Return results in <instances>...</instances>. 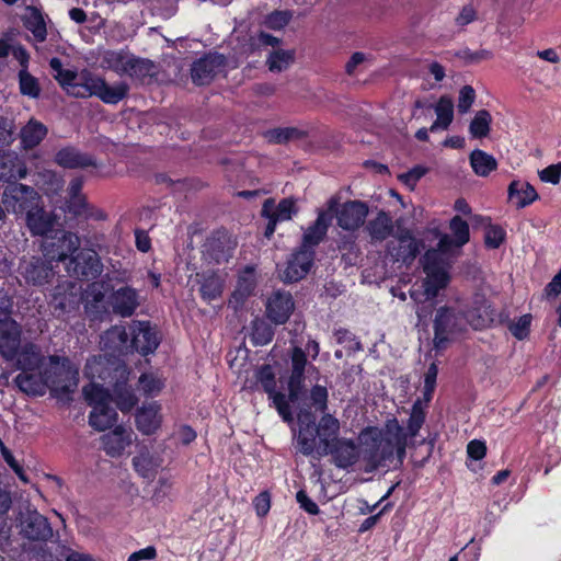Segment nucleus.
I'll list each match as a JSON object with an SVG mask.
<instances>
[{"label": "nucleus", "instance_id": "nucleus-1", "mask_svg": "<svg viewBox=\"0 0 561 561\" xmlns=\"http://www.w3.org/2000/svg\"><path fill=\"white\" fill-rule=\"evenodd\" d=\"M49 67L53 77L61 88L71 96L90 98L98 96L106 104H117L128 93V85L124 82L108 85L106 81L91 71L84 69L80 72L72 69H65L58 58H51Z\"/></svg>", "mask_w": 561, "mask_h": 561}, {"label": "nucleus", "instance_id": "nucleus-2", "mask_svg": "<svg viewBox=\"0 0 561 561\" xmlns=\"http://www.w3.org/2000/svg\"><path fill=\"white\" fill-rule=\"evenodd\" d=\"M494 317L495 311L480 294L474 295L471 307L466 312L454 307H440L436 310L434 319V345L436 348H443L455 335L463 332L467 325L476 330L482 329L489 325Z\"/></svg>", "mask_w": 561, "mask_h": 561}, {"label": "nucleus", "instance_id": "nucleus-3", "mask_svg": "<svg viewBox=\"0 0 561 561\" xmlns=\"http://www.w3.org/2000/svg\"><path fill=\"white\" fill-rule=\"evenodd\" d=\"M400 433V422L396 417L387 420L382 428L368 426L360 431L358 443L365 471L371 472L385 466L394 455L400 461L403 460L404 440Z\"/></svg>", "mask_w": 561, "mask_h": 561}, {"label": "nucleus", "instance_id": "nucleus-4", "mask_svg": "<svg viewBox=\"0 0 561 561\" xmlns=\"http://www.w3.org/2000/svg\"><path fill=\"white\" fill-rule=\"evenodd\" d=\"M299 430L295 436L296 447L305 456L320 459L328 456L329 447L333 445L340 432V422L332 414L324 413L316 425L314 415L307 409L297 413Z\"/></svg>", "mask_w": 561, "mask_h": 561}, {"label": "nucleus", "instance_id": "nucleus-5", "mask_svg": "<svg viewBox=\"0 0 561 561\" xmlns=\"http://www.w3.org/2000/svg\"><path fill=\"white\" fill-rule=\"evenodd\" d=\"M454 245L455 240L448 234H443L437 249L426 251L423 256V270L426 275L423 287L427 300L434 299L449 283V252Z\"/></svg>", "mask_w": 561, "mask_h": 561}, {"label": "nucleus", "instance_id": "nucleus-6", "mask_svg": "<svg viewBox=\"0 0 561 561\" xmlns=\"http://www.w3.org/2000/svg\"><path fill=\"white\" fill-rule=\"evenodd\" d=\"M43 382L58 399H68L79 382V370L70 359L53 355L43 371Z\"/></svg>", "mask_w": 561, "mask_h": 561}, {"label": "nucleus", "instance_id": "nucleus-7", "mask_svg": "<svg viewBox=\"0 0 561 561\" xmlns=\"http://www.w3.org/2000/svg\"><path fill=\"white\" fill-rule=\"evenodd\" d=\"M82 392L88 404L92 407L89 425L99 432L112 428L117 422L118 414L110 405L111 389L98 383H89L83 387Z\"/></svg>", "mask_w": 561, "mask_h": 561}, {"label": "nucleus", "instance_id": "nucleus-8", "mask_svg": "<svg viewBox=\"0 0 561 561\" xmlns=\"http://www.w3.org/2000/svg\"><path fill=\"white\" fill-rule=\"evenodd\" d=\"M128 374L121 358L105 352L103 355L89 358L84 367V376L91 380L90 383H98L108 389L114 382L117 385L127 382Z\"/></svg>", "mask_w": 561, "mask_h": 561}, {"label": "nucleus", "instance_id": "nucleus-9", "mask_svg": "<svg viewBox=\"0 0 561 561\" xmlns=\"http://www.w3.org/2000/svg\"><path fill=\"white\" fill-rule=\"evenodd\" d=\"M276 376L270 365L261 366L255 373V388L268 394V399L285 422L293 421L290 400L284 393L276 391Z\"/></svg>", "mask_w": 561, "mask_h": 561}, {"label": "nucleus", "instance_id": "nucleus-10", "mask_svg": "<svg viewBox=\"0 0 561 561\" xmlns=\"http://www.w3.org/2000/svg\"><path fill=\"white\" fill-rule=\"evenodd\" d=\"M41 201V195L32 186L22 183L9 184L2 192V204L16 215H26Z\"/></svg>", "mask_w": 561, "mask_h": 561}, {"label": "nucleus", "instance_id": "nucleus-11", "mask_svg": "<svg viewBox=\"0 0 561 561\" xmlns=\"http://www.w3.org/2000/svg\"><path fill=\"white\" fill-rule=\"evenodd\" d=\"M79 237L69 231H59L51 240L42 244L43 255L49 264L53 262H68L79 250Z\"/></svg>", "mask_w": 561, "mask_h": 561}, {"label": "nucleus", "instance_id": "nucleus-12", "mask_svg": "<svg viewBox=\"0 0 561 561\" xmlns=\"http://www.w3.org/2000/svg\"><path fill=\"white\" fill-rule=\"evenodd\" d=\"M101 67L118 75L140 76L149 71V62L126 51L107 50L101 57Z\"/></svg>", "mask_w": 561, "mask_h": 561}, {"label": "nucleus", "instance_id": "nucleus-13", "mask_svg": "<svg viewBox=\"0 0 561 561\" xmlns=\"http://www.w3.org/2000/svg\"><path fill=\"white\" fill-rule=\"evenodd\" d=\"M129 334V351H136L141 355L152 354L161 342L159 331L148 321H131Z\"/></svg>", "mask_w": 561, "mask_h": 561}, {"label": "nucleus", "instance_id": "nucleus-14", "mask_svg": "<svg viewBox=\"0 0 561 561\" xmlns=\"http://www.w3.org/2000/svg\"><path fill=\"white\" fill-rule=\"evenodd\" d=\"M66 270L70 276L95 279L103 272V264L94 250L83 249L69 257Z\"/></svg>", "mask_w": 561, "mask_h": 561}, {"label": "nucleus", "instance_id": "nucleus-15", "mask_svg": "<svg viewBox=\"0 0 561 561\" xmlns=\"http://www.w3.org/2000/svg\"><path fill=\"white\" fill-rule=\"evenodd\" d=\"M336 205H339V199L336 197H331L328 201V208L320 209L318 211L316 221L304 232L301 247L314 250V248L324 239L331 225L333 210Z\"/></svg>", "mask_w": 561, "mask_h": 561}, {"label": "nucleus", "instance_id": "nucleus-16", "mask_svg": "<svg viewBox=\"0 0 561 561\" xmlns=\"http://www.w3.org/2000/svg\"><path fill=\"white\" fill-rule=\"evenodd\" d=\"M307 367L308 370H317L313 365H308L305 351L295 346L290 355V375L288 378V397L293 404L299 399Z\"/></svg>", "mask_w": 561, "mask_h": 561}, {"label": "nucleus", "instance_id": "nucleus-17", "mask_svg": "<svg viewBox=\"0 0 561 561\" xmlns=\"http://www.w3.org/2000/svg\"><path fill=\"white\" fill-rule=\"evenodd\" d=\"M226 59L217 53L207 54L192 65L191 76L195 84L210 83L222 71Z\"/></svg>", "mask_w": 561, "mask_h": 561}, {"label": "nucleus", "instance_id": "nucleus-18", "mask_svg": "<svg viewBox=\"0 0 561 561\" xmlns=\"http://www.w3.org/2000/svg\"><path fill=\"white\" fill-rule=\"evenodd\" d=\"M336 216L337 225L343 230L354 231L358 229L368 215V206L360 201H350L333 210Z\"/></svg>", "mask_w": 561, "mask_h": 561}, {"label": "nucleus", "instance_id": "nucleus-19", "mask_svg": "<svg viewBox=\"0 0 561 561\" xmlns=\"http://www.w3.org/2000/svg\"><path fill=\"white\" fill-rule=\"evenodd\" d=\"M21 534L32 541H47L53 537L48 519L36 510H27L22 516Z\"/></svg>", "mask_w": 561, "mask_h": 561}, {"label": "nucleus", "instance_id": "nucleus-20", "mask_svg": "<svg viewBox=\"0 0 561 561\" xmlns=\"http://www.w3.org/2000/svg\"><path fill=\"white\" fill-rule=\"evenodd\" d=\"M163 423L162 407L157 401L144 403L135 413V425L142 435L158 433Z\"/></svg>", "mask_w": 561, "mask_h": 561}, {"label": "nucleus", "instance_id": "nucleus-21", "mask_svg": "<svg viewBox=\"0 0 561 561\" xmlns=\"http://www.w3.org/2000/svg\"><path fill=\"white\" fill-rule=\"evenodd\" d=\"M3 316L4 319L0 320V354L4 359L13 360L21 346L22 330L15 320Z\"/></svg>", "mask_w": 561, "mask_h": 561}, {"label": "nucleus", "instance_id": "nucleus-22", "mask_svg": "<svg viewBox=\"0 0 561 561\" xmlns=\"http://www.w3.org/2000/svg\"><path fill=\"white\" fill-rule=\"evenodd\" d=\"M100 440L104 453L112 458H117L131 446L135 434L129 427L116 425L112 431L102 435Z\"/></svg>", "mask_w": 561, "mask_h": 561}, {"label": "nucleus", "instance_id": "nucleus-23", "mask_svg": "<svg viewBox=\"0 0 561 561\" xmlns=\"http://www.w3.org/2000/svg\"><path fill=\"white\" fill-rule=\"evenodd\" d=\"M314 259V250L300 248L294 252L287 261L283 272V279L294 283L302 279L310 271Z\"/></svg>", "mask_w": 561, "mask_h": 561}, {"label": "nucleus", "instance_id": "nucleus-24", "mask_svg": "<svg viewBox=\"0 0 561 561\" xmlns=\"http://www.w3.org/2000/svg\"><path fill=\"white\" fill-rule=\"evenodd\" d=\"M328 449L332 462L341 469H348L362 458L360 446L351 438L341 437L335 439Z\"/></svg>", "mask_w": 561, "mask_h": 561}, {"label": "nucleus", "instance_id": "nucleus-25", "mask_svg": "<svg viewBox=\"0 0 561 561\" xmlns=\"http://www.w3.org/2000/svg\"><path fill=\"white\" fill-rule=\"evenodd\" d=\"M25 222L33 236L47 237L55 229L57 216L47 211L41 201L25 215Z\"/></svg>", "mask_w": 561, "mask_h": 561}, {"label": "nucleus", "instance_id": "nucleus-26", "mask_svg": "<svg viewBox=\"0 0 561 561\" xmlns=\"http://www.w3.org/2000/svg\"><path fill=\"white\" fill-rule=\"evenodd\" d=\"M22 274L27 283L33 285H44L51 280L55 275L53 264L46 259L32 257L24 261L21 265Z\"/></svg>", "mask_w": 561, "mask_h": 561}, {"label": "nucleus", "instance_id": "nucleus-27", "mask_svg": "<svg viewBox=\"0 0 561 561\" xmlns=\"http://www.w3.org/2000/svg\"><path fill=\"white\" fill-rule=\"evenodd\" d=\"M420 249L417 240L409 232L405 231L394 242L387 245V254L397 262L411 263L417 255Z\"/></svg>", "mask_w": 561, "mask_h": 561}, {"label": "nucleus", "instance_id": "nucleus-28", "mask_svg": "<svg viewBox=\"0 0 561 561\" xmlns=\"http://www.w3.org/2000/svg\"><path fill=\"white\" fill-rule=\"evenodd\" d=\"M294 310L293 297L289 293L276 291L267 300L266 313L277 324L285 323Z\"/></svg>", "mask_w": 561, "mask_h": 561}, {"label": "nucleus", "instance_id": "nucleus-29", "mask_svg": "<svg viewBox=\"0 0 561 561\" xmlns=\"http://www.w3.org/2000/svg\"><path fill=\"white\" fill-rule=\"evenodd\" d=\"M129 332L126 331L123 325H114L101 337L102 350L111 354L112 356H117L127 353L129 351Z\"/></svg>", "mask_w": 561, "mask_h": 561}, {"label": "nucleus", "instance_id": "nucleus-30", "mask_svg": "<svg viewBox=\"0 0 561 561\" xmlns=\"http://www.w3.org/2000/svg\"><path fill=\"white\" fill-rule=\"evenodd\" d=\"M256 287V274L252 266H247L238 277L237 287L229 299V305L238 310L253 295Z\"/></svg>", "mask_w": 561, "mask_h": 561}, {"label": "nucleus", "instance_id": "nucleus-31", "mask_svg": "<svg viewBox=\"0 0 561 561\" xmlns=\"http://www.w3.org/2000/svg\"><path fill=\"white\" fill-rule=\"evenodd\" d=\"M27 175L24 160L12 150L0 153V181H16Z\"/></svg>", "mask_w": 561, "mask_h": 561}, {"label": "nucleus", "instance_id": "nucleus-32", "mask_svg": "<svg viewBox=\"0 0 561 561\" xmlns=\"http://www.w3.org/2000/svg\"><path fill=\"white\" fill-rule=\"evenodd\" d=\"M111 305L116 314L130 317L139 306L138 293L129 286L121 287L112 294Z\"/></svg>", "mask_w": 561, "mask_h": 561}, {"label": "nucleus", "instance_id": "nucleus-33", "mask_svg": "<svg viewBox=\"0 0 561 561\" xmlns=\"http://www.w3.org/2000/svg\"><path fill=\"white\" fill-rule=\"evenodd\" d=\"M425 408H426V405L423 404V402L420 399H417L412 405L410 416L407 421L405 426H402L400 424V430H401L400 436L404 440V450L409 446L410 440H412L413 438H415L419 435L420 430L422 428V426L425 422V419H426Z\"/></svg>", "mask_w": 561, "mask_h": 561}, {"label": "nucleus", "instance_id": "nucleus-34", "mask_svg": "<svg viewBox=\"0 0 561 561\" xmlns=\"http://www.w3.org/2000/svg\"><path fill=\"white\" fill-rule=\"evenodd\" d=\"M48 128L36 118H31L19 131L21 148L25 151L36 148L47 136Z\"/></svg>", "mask_w": 561, "mask_h": 561}, {"label": "nucleus", "instance_id": "nucleus-35", "mask_svg": "<svg viewBox=\"0 0 561 561\" xmlns=\"http://www.w3.org/2000/svg\"><path fill=\"white\" fill-rule=\"evenodd\" d=\"M371 243L382 242L393 232V221L388 213L380 210L365 226Z\"/></svg>", "mask_w": 561, "mask_h": 561}, {"label": "nucleus", "instance_id": "nucleus-36", "mask_svg": "<svg viewBox=\"0 0 561 561\" xmlns=\"http://www.w3.org/2000/svg\"><path fill=\"white\" fill-rule=\"evenodd\" d=\"M298 208L294 198H284L278 205H275L274 199L268 198L264 202L262 207L263 217H274L278 221H286L297 214Z\"/></svg>", "mask_w": 561, "mask_h": 561}, {"label": "nucleus", "instance_id": "nucleus-37", "mask_svg": "<svg viewBox=\"0 0 561 561\" xmlns=\"http://www.w3.org/2000/svg\"><path fill=\"white\" fill-rule=\"evenodd\" d=\"M508 197L517 208H524L538 198L533 185L525 181H513L508 186Z\"/></svg>", "mask_w": 561, "mask_h": 561}, {"label": "nucleus", "instance_id": "nucleus-38", "mask_svg": "<svg viewBox=\"0 0 561 561\" xmlns=\"http://www.w3.org/2000/svg\"><path fill=\"white\" fill-rule=\"evenodd\" d=\"M55 161L62 168L77 169L95 165L92 157L82 154L73 147L60 149L55 157Z\"/></svg>", "mask_w": 561, "mask_h": 561}, {"label": "nucleus", "instance_id": "nucleus-39", "mask_svg": "<svg viewBox=\"0 0 561 561\" xmlns=\"http://www.w3.org/2000/svg\"><path fill=\"white\" fill-rule=\"evenodd\" d=\"M436 114L435 122L431 125L430 130H446L454 119V102L448 95H442L434 106Z\"/></svg>", "mask_w": 561, "mask_h": 561}, {"label": "nucleus", "instance_id": "nucleus-40", "mask_svg": "<svg viewBox=\"0 0 561 561\" xmlns=\"http://www.w3.org/2000/svg\"><path fill=\"white\" fill-rule=\"evenodd\" d=\"M162 465V458L158 455L142 451L133 458L136 472L145 479L152 480Z\"/></svg>", "mask_w": 561, "mask_h": 561}, {"label": "nucleus", "instance_id": "nucleus-41", "mask_svg": "<svg viewBox=\"0 0 561 561\" xmlns=\"http://www.w3.org/2000/svg\"><path fill=\"white\" fill-rule=\"evenodd\" d=\"M23 20L24 26L32 33L35 44L43 43L47 37V28L41 11L35 7H27Z\"/></svg>", "mask_w": 561, "mask_h": 561}, {"label": "nucleus", "instance_id": "nucleus-42", "mask_svg": "<svg viewBox=\"0 0 561 561\" xmlns=\"http://www.w3.org/2000/svg\"><path fill=\"white\" fill-rule=\"evenodd\" d=\"M16 364V368L22 371H30L37 368L41 362V354L36 345L33 343H26L20 346L18 355L13 358Z\"/></svg>", "mask_w": 561, "mask_h": 561}, {"label": "nucleus", "instance_id": "nucleus-43", "mask_svg": "<svg viewBox=\"0 0 561 561\" xmlns=\"http://www.w3.org/2000/svg\"><path fill=\"white\" fill-rule=\"evenodd\" d=\"M201 295L204 300L210 301L221 296L225 278L222 275L211 272L203 274Z\"/></svg>", "mask_w": 561, "mask_h": 561}, {"label": "nucleus", "instance_id": "nucleus-44", "mask_svg": "<svg viewBox=\"0 0 561 561\" xmlns=\"http://www.w3.org/2000/svg\"><path fill=\"white\" fill-rule=\"evenodd\" d=\"M126 383L127 382H121L117 385L114 382L110 386L112 388L116 405L122 412L131 411L138 402V398L131 389L126 387Z\"/></svg>", "mask_w": 561, "mask_h": 561}, {"label": "nucleus", "instance_id": "nucleus-45", "mask_svg": "<svg viewBox=\"0 0 561 561\" xmlns=\"http://www.w3.org/2000/svg\"><path fill=\"white\" fill-rule=\"evenodd\" d=\"M19 90L22 95L30 99H37L41 95L42 88L38 79L33 76L28 69H20L18 72Z\"/></svg>", "mask_w": 561, "mask_h": 561}, {"label": "nucleus", "instance_id": "nucleus-46", "mask_svg": "<svg viewBox=\"0 0 561 561\" xmlns=\"http://www.w3.org/2000/svg\"><path fill=\"white\" fill-rule=\"evenodd\" d=\"M470 164L476 174L480 176H486L497 165L496 160L491 154L479 149L471 152Z\"/></svg>", "mask_w": 561, "mask_h": 561}, {"label": "nucleus", "instance_id": "nucleus-47", "mask_svg": "<svg viewBox=\"0 0 561 561\" xmlns=\"http://www.w3.org/2000/svg\"><path fill=\"white\" fill-rule=\"evenodd\" d=\"M82 185V179L75 178L70 181L68 186V209L75 215H81L85 208V201L83 195L81 194Z\"/></svg>", "mask_w": 561, "mask_h": 561}, {"label": "nucleus", "instance_id": "nucleus-48", "mask_svg": "<svg viewBox=\"0 0 561 561\" xmlns=\"http://www.w3.org/2000/svg\"><path fill=\"white\" fill-rule=\"evenodd\" d=\"M16 386L27 394H42L45 383L43 382V375L41 377L30 374L28 371H22L14 379Z\"/></svg>", "mask_w": 561, "mask_h": 561}, {"label": "nucleus", "instance_id": "nucleus-49", "mask_svg": "<svg viewBox=\"0 0 561 561\" xmlns=\"http://www.w3.org/2000/svg\"><path fill=\"white\" fill-rule=\"evenodd\" d=\"M140 391L147 397H156L164 388V379L156 373H146L138 380Z\"/></svg>", "mask_w": 561, "mask_h": 561}, {"label": "nucleus", "instance_id": "nucleus-50", "mask_svg": "<svg viewBox=\"0 0 561 561\" xmlns=\"http://www.w3.org/2000/svg\"><path fill=\"white\" fill-rule=\"evenodd\" d=\"M492 117L486 110H480L476 113L469 126V133L473 138L486 137L490 133Z\"/></svg>", "mask_w": 561, "mask_h": 561}, {"label": "nucleus", "instance_id": "nucleus-51", "mask_svg": "<svg viewBox=\"0 0 561 561\" xmlns=\"http://www.w3.org/2000/svg\"><path fill=\"white\" fill-rule=\"evenodd\" d=\"M293 50H274L267 58L268 69L273 72H280L286 70L294 62Z\"/></svg>", "mask_w": 561, "mask_h": 561}, {"label": "nucleus", "instance_id": "nucleus-52", "mask_svg": "<svg viewBox=\"0 0 561 561\" xmlns=\"http://www.w3.org/2000/svg\"><path fill=\"white\" fill-rule=\"evenodd\" d=\"M479 221L485 224L484 240L486 247L491 249L499 248L505 238V231L503 228L496 225H491L489 218L479 217Z\"/></svg>", "mask_w": 561, "mask_h": 561}, {"label": "nucleus", "instance_id": "nucleus-53", "mask_svg": "<svg viewBox=\"0 0 561 561\" xmlns=\"http://www.w3.org/2000/svg\"><path fill=\"white\" fill-rule=\"evenodd\" d=\"M328 389L325 386L314 385L309 392V405L316 411L324 413L328 409Z\"/></svg>", "mask_w": 561, "mask_h": 561}, {"label": "nucleus", "instance_id": "nucleus-54", "mask_svg": "<svg viewBox=\"0 0 561 561\" xmlns=\"http://www.w3.org/2000/svg\"><path fill=\"white\" fill-rule=\"evenodd\" d=\"M65 285H58L55 289L54 294V304L55 308L60 309L62 311H69L70 309L75 308L79 299L77 297V294L69 293L64 294Z\"/></svg>", "mask_w": 561, "mask_h": 561}, {"label": "nucleus", "instance_id": "nucleus-55", "mask_svg": "<svg viewBox=\"0 0 561 561\" xmlns=\"http://www.w3.org/2000/svg\"><path fill=\"white\" fill-rule=\"evenodd\" d=\"M449 228L455 237L456 247L460 248L469 241V226L459 216L450 220Z\"/></svg>", "mask_w": 561, "mask_h": 561}, {"label": "nucleus", "instance_id": "nucleus-56", "mask_svg": "<svg viewBox=\"0 0 561 561\" xmlns=\"http://www.w3.org/2000/svg\"><path fill=\"white\" fill-rule=\"evenodd\" d=\"M301 133L295 127L275 128L266 133V138L271 142L282 144L287 140L300 137Z\"/></svg>", "mask_w": 561, "mask_h": 561}, {"label": "nucleus", "instance_id": "nucleus-57", "mask_svg": "<svg viewBox=\"0 0 561 561\" xmlns=\"http://www.w3.org/2000/svg\"><path fill=\"white\" fill-rule=\"evenodd\" d=\"M291 18L290 11H274L265 18L264 25L271 30H282L289 23Z\"/></svg>", "mask_w": 561, "mask_h": 561}, {"label": "nucleus", "instance_id": "nucleus-58", "mask_svg": "<svg viewBox=\"0 0 561 561\" xmlns=\"http://www.w3.org/2000/svg\"><path fill=\"white\" fill-rule=\"evenodd\" d=\"M15 139V126L13 121L0 117V147H9Z\"/></svg>", "mask_w": 561, "mask_h": 561}, {"label": "nucleus", "instance_id": "nucleus-59", "mask_svg": "<svg viewBox=\"0 0 561 561\" xmlns=\"http://www.w3.org/2000/svg\"><path fill=\"white\" fill-rule=\"evenodd\" d=\"M273 330L264 322H255L253 327L252 340L256 345H265L273 339Z\"/></svg>", "mask_w": 561, "mask_h": 561}, {"label": "nucleus", "instance_id": "nucleus-60", "mask_svg": "<svg viewBox=\"0 0 561 561\" xmlns=\"http://www.w3.org/2000/svg\"><path fill=\"white\" fill-rule=\"evenodd\" d=\"M476 100V91L471 85H463L459 91L458 112L461 114H466L470 107L472 106Z\"/></svg>", "mask_w": 561, "mask_h": 561}, {"label": "nucleus", "instance_id": "nucleus-61", "mask_svg": "<svg viewBox=\"0 0 561 561\" xmlns=\"http://www.w3.org/2000/svg\"><path fill=\"white\" fill-rule=\"evenodd\" d=\"M456 56L462 60H465L468 64H476L481 60H488L492 58V53L486 49H480L477 51H472L469 48L460 49Z\"/></svg>", "mask_w": 561, "mask_h": 561}, {"label": "nucleus", "instance_id": "nucleus-62", "mask_svg": "<svg viewBox=\"0 0 561 561\" xmlns=\"http://www.w3.org/2000/svg\"><path fill=\"white\" fill-rule=\"evenodd\" d=\"M437 374V365L435 363H432L427 368V371L424 377V398L426 402H428L432 399L436 386Z\"/></svg>", "mask_w": 561, "mask_h": 561}, {"label": "nucleus", "instance_id": "nucleus-63", "mask_svg": "<svg viewBox=\"0 0 561 561\" xmlns=\"http://www.w3.org/2000/svg\"><path fill=\"white\" fill-rule=\"evenodd\" d=\"M531 316L524 314L516 322L510 325L511 333L518 340L525 339L529 333Z\"/></svg>", "mask_w": 561, "mask_h": 561}, {"label": "nucleus", "instance_id": "nucleus-64", "mask_svg": "<svg viewBox=\"0 0 561 561\" xmlns=\"http://www.w3.org/2000/svg\"><path fill=\"white\" fill-rule=\"evenodd\" d=\"M542 182L558 184L561 178V162L551 164L539 172Z\"/></svg>", "mask_w": 561, "mask_h": 561}]
</instances>
